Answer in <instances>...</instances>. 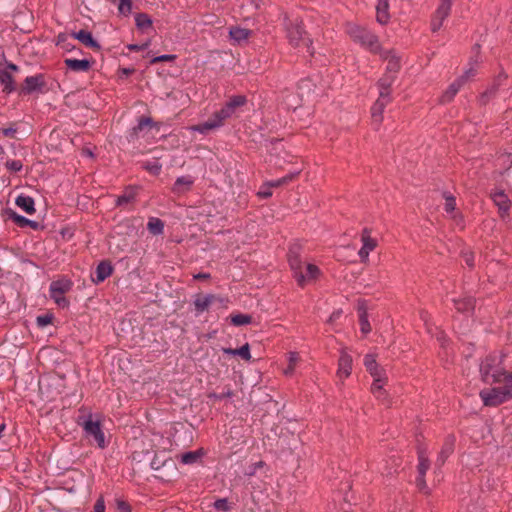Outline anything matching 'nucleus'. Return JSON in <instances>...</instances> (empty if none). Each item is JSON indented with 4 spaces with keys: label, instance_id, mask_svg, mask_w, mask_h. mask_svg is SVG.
I'll return each mask as SVG.
<instances>
[{
    "label": "nucleus",
    "instance_id": "1",
    "mask_svg": "<svg viewBox=\"0 0 512 512\" xmlns=\"http://www.w3.org/2000/svg\"><path fill=\"white\" fill-rule=\"evenodd\" d=\"M512 368V354L493 353L486 356L480 363V375L482 381L487 384L505 382L509 375L508 369Z\"/></svg>",
    "mask_w": 512,
    "mask_h": 512
},
{
    "label": "nucleus",
    "instance_id": "2",
    "mask_svg": "<svg viewBox=\"0 0 512 512\" xmlns=\"http://www.w3.org/2000/svg\"><path fill=\"white\" fill-rule=\"evenodd\" d=\"M288 262L291 270L293 271L294 277L300 286H305L317 280L321 271L318 266L313 263H303L298 247H292L288 253Z\"/></svg>",
    "mask_w": 512,
    "mask_h": 512
},
{
    "label": "nucleus",
    "instance_id": "3",
    "mask_svg": "<svg viewBox=\"0 0 512 512\" xmlns=\"http://www.w3.org/2000/svg\"><path fill=\"white\" fill-rule=\"evenodd\" d=\"M346 32L354 42L358 43L364 49L374 54L381 52L379 39L370 30L355 23H347Z\"/></svg>",
    "mask_w": 512,
    "mask_h": 512
},
{
    "label": "nucleus",
    "instance_id": "4",
    "mask_svg": "<svg viewBox=\"0 0 512 512\" xmlns=\"http://www.w3.org/2000/svg\"><path fill=\"white\" fill-rule=\"evenodd\" d=\"M504 386L486 388L480 391L485 406L495 407L512 399V371L505 377Z\"/></svg>",
    "mask_w": 512,
    "mask_h": 512
},
{
    "label": "nucleus",
    "instance_id": "5",
    "mask_svg": "<svg viewBox=\"0 0 512 512\" xmlns=\"http://www.w3.org/2000/svg\"><path fill=\"white\" fill-rule=\"evenodd\" d=\"M306 33L302 25V21L299 19H295L294 21H289L286 23V36L290 43L295 48H299L301 46H305L307 52L310 55L314 54V50L312 47V41L305 37Z\"/></svg>",
    "mask_w": 512,
    "mask_h": 512
},
{
    "label": "nucleus",
    "instance_id": "6",
    "mask_svg": "<svg viewBox=\"0 0 512 512\" xmlns=\"http://www.w3.org/2000/svg\"><path fill=\"white\" fill-rule=\"evenodd\" d=\"M246 97L243 95L232 96L229 101L217 112L213 114L214 118L222 127L224 121L235 114L236 110L246 103Z\"/></svg>",
    "mask_w": 512,
    "mask_h": 512
},
{
    "label": "nucleus",
    "instance_id": "7",
    "mask_svg": "<svg viewBox=\"0 0 512 512\" xmlns=\"http://www.w3.org/2000/svg\"><path fill=\"white\" fill-rule=\"evenodd\" d=\"M71 285V282L66 279L56 280L50 284V297L58 306L65 307L68 305V301L64 297V294L70 290Z\"/></svg>",
    "mask_w": 512,
    "mask_h": 512
},
{
    "label": "nucleus",
    "instance_id": "8",
    "mask_svg": "<svg viewBox=\"0 0 512 512\" xmlns=\"http://www.w3.org/2000/svg\"><path fill=\"white\" fill-rule=\"evenodd\" d=\"M83 430L86 436L93 437L99 448L104 449L107 446L105 435L99 421H93L91 416H89L83 423Z\"/></svg>",
    "mask_w": 512,
    "mask_h": 512
},
{
    "label": "nucleus",
    "instance_id": "9",
    "mask_svg": "<svg viewBox=\"0 0 512 512\" xmlns=\"http://www.w3.org/2000/svg\"><path fill=\"white\" fill-rule=\"evenodd\" d=\"M370 375L373 377V383L371 385L372 394L377 399H379L381 401H385L386 392L383 389V387L387 381L386 371L383 368L378 367L374 371H371Z\"/></svg>",
    "mask_w": 512,
    "mask_h": 512
},
{
    "label": "nucleus",
    "instance_id": "10",
    "mask_svg": "<svg viewBox=\"0 0 512 512\" xmlns=\"http://www.w3.org/2000/svg\"><path fill=\"white\" fill-rule=\"evenodd\" d=\"M362 247L358 251L361 262L366 263L369 260V254L377 247V240L371 236V230L364 228L361 233Z\"/></svg>",
    "mask_w": 512,
    "mask_h": 512
},
{
    "label": "nucleus",
    "instance_id": "11",
    "mask_svg": "<svg viewBox=\"0 0 512 512\" xmlns=\"http://www.w3.org/2000/svg\"><path fill=\"white\" fill-rule=\"evenodd\" d=\"M451 7L452 0H441V3L438 6L435 15L431 21L432 31L436 32L442 27L444 20L450 14Z\"/></svg>",
    "mask_w": 512,
    "mask_h": 512
},
{
    "label": "nucleus",
    "instance_id": "12",
    "mask_svg": "<svg viewBox=\"0 0 512 512\" xmlns=\"http://www.w3.org/2000/svg\"><path fill=\"white\" fill-rule=\"evenodd\" d=\"M390 100H391V97H390L389 92H387L385 90L383 92H379V97L375 101V103L373 104V106L371 108L373 121L375 123H377L378 125L382 121V114L384 112L385 107L390 102Z\"/></svg>",
    "mask_w": 512,
    "mask_h": 512
},
{
    "label": "nucleus",
    "instance_id": "13",
    "mask_svg": "<svg viewBox=\"0 0 512 512\" xmlns=\"http://www.w3.org/2000/svg\"><path fill=\"white\" fill-rule=\"evenodd\" d=\"M44 77L41 74L28 76L24 80L22 92L24 94H31L36 91H40L44 86Z\"/></svg>",
    "mask_w": 512,
    "mask_h": 512
},
{
    "label": "nucleus",
    "instance_id": "14",
    "mask_svg": "<svg viewBox=\"0 0 512 512\" xmlns=\"http://www.w3.org/2000/svg\"><path fill=\"white\" fill-rule=\"evenodd\" d=\"M443 198L445 199V203H444V210L445 212L447 213V215L453 219L456 224H461L462 223V216L456 212V199L455 197L449 193V192H444L443 193Z\"/></svg>",
    "mask_w": 512,
    "mask_h": 512
},
{
    "label": "nucleus",
    "instance_id": "15",
    "mask_svg": "<svg viewBox=\"0 0 512 512\" xmlns=\"http://www.w3.org/2000/svg\"><path fill=\"white\" fill-rule=\"evenodd\" d=\"M494 204L498 207L501 216L509 214L510 200L503 190H495L491 193Z\"/></svg>",
    "mask_w": 512,
    "mask_h": 512
},
{
    "label": "nucleus",
    "instance_id": "16",
    "mask_svg": "<svg viewBox=\"0 0 512 512\" xmlns=\"http://www.w3.org/2000/svg\"><path fill=\"white\" fill-rule=\"evenodd\" d=\"M352 371V357L346 351H342L338 361L337 375L340 378H347Z\"/></svg>",
    "mask_w": 512,
    "mask_h": 512
},
{
    "label": "nucleus",
    "instance_id": "17",
    "mask_svg": "<svg viewBox=\"0 0 512 512\" xmlns=\"http://www.w3.org/2000/svg\"><path fill=\"white\" fill-rule=\"evenodd\" d=\"M217 299V297L213 294L201 295L198 294L195 296L193 301L196 315L202 314L204 311L208 310L210 305Z\"/></svg>",
    "mask_w": 512,
    "mask_h": 512
},
{
    "label": "nucleus",
    "instance_id": "18",
    "mask_svg": "<svg viewBox=\"0 0 512 512\" xmlns=\"http://www.w3.org/2000/svg\"><path fill=\"white\" fill-rule=\"evenodd\" d=\"M194 184V178L190 175L180 176L178 177L173 186L172 192L177 195L184 194L188 192L192 185Z\"/></svg>",
    "mask_w": 512,
    "mask_h": 512
},
{
    "label": "nucleus",
    "instance_id": "19",
    "mask_svg": "<svg viewBox=\"0 0 512 512\" xmlns=\"http://www.w3.org/2000/svg\"><path fill=\"white\" fill-rule=\"evenodd\" d=\"M112 272V265L107 261H102L97 265L95 270V276L92 278V280L95 284L102 283L108 277L111 276Z\"/></svg>",
    "mask_w": 512,
    "mask_h": 512
},
{
    "label": "nucleus",
    "instance_id": "20",
    "mask_svg": "<svg viewBox=\"0 0 512 512\" xmlns=\"http://www.w3.org/2000/svg\"><path fill=\"white\" fill-rule=\"evenodd\" d=\"M379 54L381 57H383L385 60H387V66H386L387 73L396 76V73L400 69L399 58L397 56H395L394 54H392V52L383 51L382 49Z\"/></svg>",
    "mask_w": 512,
    "mask_h": 512
},
{
    "label": "nucleus",
    "instance_id": "21",
    "mask_svg": "<svg viewBox=\"0 0 512 512\" xmlns=\"http://www.w3.org/2000/svg\"><path fill=\"white\" fill-rule=\"evenodd\" d=\"M64 63L68 69L74 72H87L91 67V63L87 59L67 58Z\"/></svg>",
    "mask_w": 512,
    "mask_h": 512
},
{
    "label": "nucleus",
    "instance_id": "22",
    "mask_svg": "<svg viewBox=\"0 0 512 512\" xmlns=\"http://www.w3.org/2000/svg\"><path fill=\"white\" fill-rule=\"evenodd\" d=\"M72 36L87 47L100 49L99 43L93 38L91 32L89 31L79 30L78 32H74Z\"/></svg>",
    "mask_w": 512,
    "mask_h": 512
},
{
    "label": "nucleus",
    "instance_id": "23",
    "mask_svg": "<svg viewBox=\"0 0 512 512\" xmlns=\"http://www.w3.org/2000/svg\"><path fill=\"white\" fill-rule=\"evenodd\" d=\"M463 84V78H457L453 83L449 85L446 91L442 94L440 101L442 103H448L452 101V99L458 93Z\"/></svg>",
    "mask_w": 512,
    "mask_h": 512
},
{
    "label": "nucleus",
    "instance_id": "24",
    "mask_svg": "<svg viewBox=\"0 0 512 512\" xmlns=\"http://www.w3.org/2000/svg\"><path fill=\"white\" fill-rule=\"evenodd\" d=\"M0 84L3 92L10 94L15 91V82L12 73L7 69H0Z\"/></svg>",
    "mask_w": 512,
    "mask_h": 512
},
{
    "label": "nucleus",
    "instance_id": "25",
    "mask_svg": "<svg viewBox=\"0 0 512 512\" xmlns=\"http://www.w3.org/2000/svg\"><path fill=\"white\" fill-rule=\"evenodd\" d=\"M389 0H377L376 19L380 24H386L389 21Z\"/></svg>",
    "mask_w": 512,
    "mask_h": 512
},
{
    "label": "nucleus",
    "instance_id": "26",
    "mask_svg": "<svg viewBox=\"0 0 512 512\" xmlns=\"http://www.w3.org/2000/svg\"><path fill=\"white\" fill-rule=\"evenodd\" d=\"M16 205L21 208L27 214H33L35 212L34 199L28 195L21 194L15 200Z\"/></svg>",
    "mask_w": 512,
    "mask_h": 512
},
{
    "label": "nucleus",
    "instance_id": "27",
    "mask_svg": "<svg viewBox=\"0 0 512 512\" xmlns=\"http://www.w3.org/2000/svg\"><path fill=\"white\" fill-rule=\"evenodd\" d=\"M220 127L221 126L219 125V122H217L216 119L214 118V116L212 115V117L209 120H207L206 122L191 126V127H189V130L192 132H198L200 134H206L210 130L217 129Z\"/></svg>",
    "mask_w": 512,
    "mask_h": 512
},
{
    "label": "nucleus",
    "instance_id": "28",
    "mask_svg": "<svg viewBox=\"0 0 512 512\" xmlns=\"http://www.w3.org/2000/svg\"><path fill=\"white\" fill-rule=\"evenodd\" d=\"M454 450V438L453 437H448L442 448H441V451L438 455V458H437V464L439 466L443 465L444 462L446 461V459L452 454Z\"/></svg>",
    "mask_w": 512,
    "mask_h": 512
},
{
    "label": "nucleus",
    "instance_id": "29",
    "mask_svg": "<svg viewBox=\"0 0 512 512\" xmlns=\"http://www.w3.org/2000/svg\"><path fill=\"white\" fill-rule=\"evenodd\" d=\"M222 351L224 354L232 355V356H239L243 360H246V361H249L251 359L250 347H249L248 343H246L243 346H241L240 348H236V349L222 348Z\"/></svg>",
    "mask_w": 512,
    "mask_h": 512
},
{
    "label": "nucleus",
    "instance_id": "30",
    "mask_svg": "<svg viewBox=\"0 0 512 512\" xmlns=\"http://www.w3.org/2000/svg\"><path fill=\"white\" fill-rule=\"evenodd\" d=\"M454 306L459 312L469 313L474 309V299L470 296H466L460 299H453Z\"/></svg>",
    "mask_w": 512,
    "mask_h": 512
},
{
    "label": "nucleus",
    "instance_id": "31",
    "mask_svg": "<svg viewBox=\"0 0 512 512\" xmlns=\"http://www.w3.org/2000/svg\"><path fill=\"white\" fill-rule=\"evenodd\" d=\"M154 125L153 120L150 117H142L139 119L137 125L133 127L129 134L130 140L137 139L140 136V133L144 130L145 127H152Z\"/></svg>",
    "mask_w": 512,
    "mask_h": 512
},
{
    "label": "nucleus",
    "instance_id": "32",
    "mask_svg": "<svg viewBox=\"0 0 512 512\" xmlns=\"http://www.w3.org/2000/svg\"><path fill=\"white\" fill-rule=\"evenodd\" d=\"M10 219H12L13 222L21 228L26 227V226H29L34 230L39 228V223L37 221L30 220L20 214H17L16 212H12L10 214Z\"/></svg>",
    "mask_w": 512,
    "mask_h": 512
},
{
    "label": "nucleus",
    "instance_id": "33",
    "mask_svg": "<svg viewBox=\"0 0 512 512\" xmlns=\"http://www.w3.org/2000/svg\"><path fill=\"white\" fill-rule=\"evenodd\" d=\"M506 77L502 76V75H499L493 85L491 87H489L481 96V103L485 104L486 102H488V100L491 98V97H494L498 91V87L501 85L502 81L505 80Z\"/></svg>",
    "mask_w": 512,
    "mask_h": 512
},
{
    "label": "nucleus",
    "instance_id": "34",
    "mask_svg": "<svg viewBox=\"0 0 512 512\" xmlns=\"http://www.w3.org/2000/svg\"><path fill=\"white\" fill-rule=\"evenodd\" d=\"M418 461H419L418 466H417L418 474L425 476L427 470L430 467V462H429L428 455H427L426 451L421 448H419V450H418Z\"/></svg>",
    "mask_w": 512,
    "mask_h": 512
},
{
    "label": "nucleus",
    "instance_id": "35",
    "mask_svg": "<svg viewBox=\"0 0 512 512\" xmlns=\"http://www.w3.org/2000/svg\"><path fill=\"white\" fill-rule=\"evenodd\" d=\"M250 34V30L241 27H233L229 31L231 39L238 43L247 40Z\"/></svg>",
    "mask_w": 512,
    "mask_h": 512
},
{
    "label": "nucleus",
    "instance_id": "36",
    "mask_svg": "<svg viewBox=\"0 0 512 512\" xmlns=\"http://www.w3.org/2000/svg\"><path fill=\"white\" fill-rule=\"evenodd\" d=\"M147 229L153 235H161L164 231V222L159 218L152 217L147 223Z\"/></svg>",
    "mask_w": 512,
    "mask_h": 512
},
{
    "label": "nucleus",
    "instance_id": "37",
    "mask_svg": "<svg viewBox=\"0 0 512 512\" xmlns=\"http://www.w3.org/2000/svg\"><path fill=\"white\" fill-rule=\"evenodd\" d=\"M288 366L284 369V374L286 376H292L295 370L297 363L300 360L299 354L297 352H289L287 355Z\"/></svg>",
    "mask_w": 512,
    "mask_h": 512
},
{
    "label": "nucleus",
    "instance_id": "38",
    "mask_svg": "<svg viewBox=\"0 0 512 512\" xmlns=\"http://www.w3.org/2000/svg\"><path fill=\"white\" fill-rule=\"evenodd\" d=\"M300 170H294L287 175L283 176L282 178L276 179V180H270L267 181L271 188L273 187H280L282 185H285L292 181L297 175H299Z\"/></svg>",
    "mask_w": 512,
    "mask_h": 512
},
{
    "label": "nucleus",
    "instance_id": "39",
    "mask_svg": "<svg viewBox=\"0 0 512 512\" xmlns=\"http://www.w3.org/2000/svg\"><path fill=\"white\" fill-rule=\"evenodd\" d=\"M152 19L146 13H137L135 15V24L138 29L144 30L152 26Z\"/></svg>",
    "mask_w": 512,
    "mask_h": 512
},
{
    "label": "nucleus",
    "instance_id": "40",
    "mask_svg": "<svg viewBox=\"0 0 512 512\" xmlns=\"http://www.w3.org/2000/svg\"><path fill=\"white\" fill-rule=\"evenodd\" d=\"M202 455L203 454L200 450L186 452L181 455V463L184 465L194 464L201 458Z\"/></svg>",
    "mask_w": 512,
    "mask_h": 512
},
{
    "label": "nucleus",
    "instance_id": "41",
    "mask_svg": "<svg viewBox=\"0 0 512 512\" xmlns=\"http://www.w3.org/2000/svg\"><path fill=\"white\" fill-rule=\"evenodd\" d=\"M395 80V76L389 73H386V75L381 78L378 82L379 85V92H383L384 90L390 93V86Z\"/></svg>",
    "mask_w": 512,
    "mask_h": 512
},
{
    "label": "nucleus",
    "instance_id": "42",
    "mask_svg": "<svg viewBox=\"0 0 512 512\" xmlns=\"http://www.w3.org/2000/svg\"><path fill=\"white\" fill-rule=\"evenodd\" d=\"M478 59H471L469 62V68L464 71V73L459 77L463 78V83H465L468 79L474 77L476 75V67L478 65Z\"/></svg>",
    "mask_w": 512,
    "mask_h": 512
},
{
    "label": "nucleus",
    "instance_id": "43",
    "mask_svg": "<svg viewBox=\"0 0 512 512\" xmlns=\"http://www.w3.org/2000/svg\"><path fill=\"white\" fill-rule=\"evenodd\" d=\"M251 316L248 314H236L231 316V323L235 326H242L251 323Z\"/></svg>",
    "mask_w": 512,
    "mask_h": 512
},
{
    "label": "nucleus",
    "instance_id": "44",
    "mask_svg": "<svg viewBox=\"0 0 512 512\" xmlns=\"http://www.w3.org/2000/svg\"><path fill=\"white\" fill-rule=\"evenodd\" d=\"M143 167L152 175H158L162 170V165L158 160L147 161Z\"/></svg>",
    "mask_w": 512,
    "mask_h": 512
},
{
    "label": "nucleus",
    "instance_id": "45",
    "mask_svg": "<svg viewBox=\"0 0 512 512\" xmlns=\"http://www.w3.org/2000/svg\"><path fill=\"white\" fill-rule=\"evenodd\" d=\"M135 199V192L133 190H127L124 194L120 195L116 200L117 206L130 203Z\"/></svg>",
    "mask_w": 512,
    "mask_h": 512
},
{
    "label": "nucleus",
    "instance_id": "46",
    "mask_svg": "<svg viewBox=\"0 0 512 512\" xmlns=\"http://www.w3.org/2000/svg\"><path fill=\"white\" fill-rule=\"evenodd\" d=\"M118 11L123 16L130 15L132 11V1L131 0H118Z\"/></svg>",
    "mask_w": 512,
    "mask_h": 512
},
{
    "label": "nucleus",
    "instance_id": "47",
    "mask_svg": "<svg viewBox=\"0 0 512 512\" xmlns=\"http://www.w3.org/2000/svg\"><path fill=\"white\" fill-rule=\"evenodd\" d=\"M360 329L363 334H368L371 331L368 316L365 311H362L359 315Z\"/></svg>",
    "mask_w": 512,
    "mask_h": 512
},
{
    "label": "nucleus",
    "instance_id": "48",
    "mask_svg": "<svg viewBox=\"0 0 512 512\" xmlns=\"http://www.w3.org/2000/svg\"><path fill=\"white\" fill-rule=\"evenodd\" d=\"M265 465L266 464L264 461H258V462L252 463L251 465H249L246 468L244 474H245V476L252 477L257 473V471L259 469L263 468Z\"/></svg>",
    "mask_w": 512,
    "mask_h": 512
},
{
    "label": "nucleus",
    "instance_id": "49",
    "mask_svg": "<svg viewBox=\"0 0 512 512\" xmlns=\"http://www.w3.org/2000/svg\"><path fill=\"white\" fill-rule=\"evenodd\" d=\"M364 365L369 373L379 367V365L376 362L375 357L371 354H367L364 357Z\"/></svg>",
    "mask_w": 512,
    "mask_h": 512
},
{
    "label": "nucleus",
    "instance_id": "50",
    "mask_svg": "<svg viewBox=\"0 0 512 512\" xmlns=\"http://www.w3.org/2000/svg\"><path fill=\"white\" fill-rule=\"evenodd\" d=\"M5 167L10 171V172H19L22 170L23 168V164L20 160H7L5 162Z\"/></svg>",
    "mask_w": 512,
    "mask_h": 512
},
{
    "label": "nucleus",
    "instance_id": "51",
    "mask_svg": "<svg viewBox=\"0 0 512 512\" xmlns=\"http://www.w3.org/2000/svg\"><path fill=\"white\" fill-rule=\"evenodd\" d=\"M214 508L218 511H223V512H227L229 511L230 507H229V504H228V501L226 498H220V499H217L214 504H213Z\"/></svg>",
    "mask_w": 512,
    "mask_h": 512
},
{
    "label": "nucleus",
    "instance_id": "52",
    "mask_svg": "<svg viewBox=\"0 0 512 512\" xmlns=\"http://www.w3.org/2000/svg\"><path fill=\"white\" fill-rule=\"evenodd\" d=\"M272 195L271 187L268 182H265L258 191V196L261 198H268Z\"/></svg>",
    "mask_w": 512,
    "mask_h": 512
},
{
    "label": "nucleus",
    "instance_id": "53",
    "mask_svg": "<svg viewBox=\"0 0 512 512\" xmlns=\"http://www.w3.org/2000/svg\"><path fill=\"white\" fill-rule=\"evenodd\" d=\"M174 59H175V55L164 54V55H160V56L153 58L151 62L152 63L168 62V61H172Z\"/></svg>",
    "mask_w": 512,
    "mask_h": 512
},
{
    "label": "nucleus",
    "instance_id": "54",
    "mask_svg": "<svg viewBox=\"0 0 512 512\" xmlns=\"http://www.w3.org/2000/svg\"><path fill=\"white\" fill-rule=\"evenodd\" d=\"M149 47V42L143 44H129L127 45V49L130 51H143Z\"/></svg>",
    "mask_w": 512,
    "mask_h": 512
},
{
    "label": "nucleus",
    "instance_id": "55",
    "mask_svg": "<svg viewBox=\"0 0 512 512\" xmlns=\"http://www.w3.org/2000/svg\"><path fill=\"white\" fill-rule=\"evenodd\" d=\"M51 320H52V318L49 315L38 316L37 317V324L40 327H45V326H47L48 324L51 323Z\"/></svg>",
    "mask_w": 512,
    "mask_h": 512
},
{
    "label": "nucleus",
    "instance_id": "56",
    "mask_svg": "<svg viewBox=\"0 0 512 512\" xmlns=\"http://www.w3.org/2000/svg\"><path fill=\"white\" fill-rule=\"evenodd\" d=\"M424 477L425 476L418 474V476L416 478V485L421 491H425L427 489V485H426V481H425Z\"/></svg>",
    "mask_w": 512,
    "mask_h": 512
},
{
    "label": "nucleus",
    "instance_id": "57",
    "mask_svg": "<svg viewBox=\"0 0 512 512\" xmlns=\"http://www.w3.org/2000/svg\"><path fill=\"white\" fill-rule=\"evenodd\" d=\"M93 512H105V504L103 499H98L96 501Z\"/></svg>",
    "mask_w": 512,
    "mask_h": 512
},
{
    "label": "nucleus",
    "instance_id": "58",
    "mask_svg": "<svg viewBox=\"0 0 512 512\" xmlns=\"http://www.w3.org/2000/svg\"><path fill=\"white\" fill-rule=\"evenodd\" d=\"M117 508L120 512H131L130 505L124 501H119L117 503Z\"/></svg>",
    "mask_w": 512,
    "mask_h": 512
},
{
    "label": "nucleus",
    "instance_id": "59",
    "mask_svg": "<svg viewBox=\"0 0 512 512\" xmlns=\"http://www.w3.org/2000/svg\"><path fill=\"white\" fill-rule=\"evenodd\" d=\"M0 133L3 135V136H6V137H11L13 136L15 133H16V129L15 128H5V129H2L0 131Z\"/></svg>",
    "mask_w": 512,
    "mask_h": 512
},
{
    "label": "nucleus",
    "instance_id": "60",
    "mask_svg": "<svg viewBox=\"0 0 512 512\" xmlns=\"http://www.w3.org/2000/svg\"><path fill=\"white\" fill-rule=\"evenodd\" d=\"M464 259L468 266L472 267L474 265V256L472 253H465Z\"/></svg>",
    "mask_w": 512,
    "mask_h": 512
},
{
    "label": "nucleus",
    "instance_id": "61",
    "mask_svg": "<svg viewBox=\"0 0 512 512\" xmlns=\"http://www.w3.org/2000/svg\"><path fill=\"white\" fill-rule=\"evenodd\" d=\"M5 69H7L10 72H12V71L16 72V71L19 70V67L16 64H13V63H7Z\"/></svg>",
    "mask_w": 512,
    "mask_h": 512
},
{
    "label": "nucleus",
    "instance_id": "62",
    "mask_svg": "<svg viewBox=\"0 0 512 512\" xmlns=\"http://www.w3.org/2000/svg\"><path fill=\"white\" fill-rule=\"evenodd\" d=\"M340 314H341V311L338 310V311H334L330 317H329V322H333L334 320L338 319L340 317Z\"/></svg>",
    "mask_w": 512,
    "mask_h": 512
},
{
    "label": "nucleus",
    "instance_id": "63",
    "mask_svg": "<svg viewBox=\"0 0 512 512\" xmlns=\"http://www.w3.org/2000/svg\"><path fill=\"white\" fill-rule=\"evenodd\" d=\"M208 278H210V274H208V273H198V274L194 275V279L203 280V279H208Z\"/></svg>",
    "mask_w": 512,
    "mask_h": 512
},
{
    "label": "nucleus",
    "instance_id": "64",
    "mask_svg": "<svg viewBox=\"0 0 512 512\" xmlns=\"http://www.w3.org/2000/svg\"><path fill=\"white\" fill-rule=\"evenodd\" d=\"M217 400H222L223 398L225 397H231L232 396V392L231 391H227L226 393L224 394H220V395H216L214 394L213 395Z\"/></svg>",
    "mask_w": 512,
    "mask_h": 512
}]
</instances>
